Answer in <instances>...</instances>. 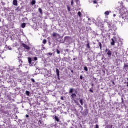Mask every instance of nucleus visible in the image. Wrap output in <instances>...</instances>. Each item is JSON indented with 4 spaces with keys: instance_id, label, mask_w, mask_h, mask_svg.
<instances>
[{
    "instance_id": "48",
    "label": "nucleus",
    "mask_w": 128,
    "mask_h": 128,
    "mask_svg": "<svg viewBox=\"0 0 128 128\" xmlns=\"http://www.w3.org/2000/svg\"><path fill=\"white\" fill-rule=\"evenodd\" d=\"M92 86H94V84H92Z\"/></svg>"
},
{
    "instance_id": "33",
    "label": "nucleus",
    "mask_w": 128,
    "mask_h": 128,
    "mask_svg": "<svg viewBox=\"0 0 128 128\" xmlns=\"http://www.w3.org/2000/svg\"><path fill=\"white\" fill-rule=\"evenodd\" d=\"M96 128H100V126H98V125L96 124Z\"/></svg>"
},
{
    "instance_id": "45",
    "label": "nucleus",
    "mask_w": 128,
    "mask_h": 128,
    "mask_svg": "<svg viewBox=\"0 0 128 128\" xmlns=\"http://www.w3.org/2000/svg\"><path fill=\"white\" fill-rule=\"evenodd\" d=\"M72 73H73V72H74V70H72Z\"/></svg>"
},
{
    "instance_id": "18",
    "label": "nucleus",
    "mask_w": 128,
    "mask_h": 128,
    "mask_svg": "<svg viewBox=\"0 0 128 128\" xmlns=\"http://www.w3.org/2000/svg\"><path fill=\"white\" fill-rule=\"evenodd\" d=\"M40 126H44V122L42 121V120H40Z\"/></svg>"
},
{
    "instance_id": "22",
    "label": "nucleus",
    "mask_w": 128,
    "mask_h": 128,
    "mask_svg": "<svg viewBox=\"0 0 128 128\" xmlns=\"http://www.w3.org/2000/svg\"><path fill=\"white\" fill-rule=\"evenodd\" d=\"M84 70H86V72H88V67H86V66H85L84 68Z\"/></svg>"
},
{
    "instance_id": "16",
    "label": "nucleus",
    "mask_w": 128,
    "mask_h": 128,
    "mask_svg": "<svg viewBox=\"0 0 128 128\" xmlns=\"http://www.w3.org/2000/svg\"><path fill=\"white\" fill-rule=\"evenodd\" d=\"M72 92H74V89L73 88H70L69 94H72Z\"/></svg>"
},
{
    "instance_id": "52",
    "label": "nucleus",
    "mask_w": 128,
    "mask_h": 128,
    "mask_svg": "<svg viewBox=\"0 0 128 128\" xmlns=\"http://www.w3.org/2000/svg\"><path fill=\"white\" fill-rule=\"evenodd\" d=\"M74 60H75V59H74Z\"/></svg>"
},
{
    "instance_id": "34",
    "label": "nucleus",
    "mask_w": 128,
    "mask_h": 128,
    "mask_svg": "<svg viewBox=\"0 0 128 128\" xmlns=\"http://www.w3.org/2000/svg\"><path fill=\"white\" fill-rule=\"evenodd\" d=\"M5 48H9L8 46V45L6 46Z\"/></svg>"
},
{
    "instance_id": "43",
    "label": "nucleus",
    "mask_w": 128,
    "mask_h": 128,
    "mask_svg": "<svg viewBox=\"0 0 128 128\" xmlns=\"http://www.w3.org/2000/svg\"><path fill=\"white\" fill-rule=\"evenodd\" d=\"M19 62H22V60H19Z\"/></svg>"
},
{
    "instance_id": "3",
    "label": "nucleus",
    "mask_w": 128,
    "mask_h": 128,
    "mask_svg": "<svg viewBox=\"0 0 128 128\" xmlns=\"http://www.w3.org/2000/svg\"><path fill=\"white\" fill-rule=\"evenodd\" d=\"M13 4L16 6H18V0H14Z\"/></svg>"
},
{
    "instance_id": "49",
    "label": "nucleus",
    "mask_w": 128,
    "mask_h": 128,
    "mask_svg": "<svg viewBox=\"0 0 128 128\" xmlns=\"http://www.w3.org/2000/svg\"><path fill=\"white\" fill-rule=\"evenodd\" d=\"M111 128H112V126H111Z\"/></svg>"
},
{
    "instance_id": "29",
    "label": "nucleus",
    "mask_w": 128,
    "mask_h": 128,
    "mask_svg": "<svg viewBox=\"0 0 128 128\" xmlns=\"http://www.w3.org/2000/svg\"><path fill=\"white\" fill-rule=\"evenodd\" d=\"M90 92L94 93V90H92V89H90Z\"/></svg>"
},
{
    "instance_id": "25",
    "label": "nucleus",
    "mask_w": 128,
    "mask_h": 128,
    "mask_svg": "<svg viewBox=\"0 0 128 128\" xmlns=\"http://www.w3.org/2000/svg\"><path fill=\"white\" fill-rule=\"evenodd\" d=\"M2 6H6V3H5V2H2Z\"/></svg>"
},
{
    "instance_id": "21",
    "label": "nucleus",
    "mask_w": 128,
    "mask_h": 128,
    "mask_svg": "<svg viewBox=\"0 0 128 128\" xmlns=\"http://www.w3.org/2000/svg\"><path fill=\"white\" fill-rule=\"evenodd\" d=\"M56 35H57L56 33H54V34H52V36H53L54 38H56Z\"/></svg>"
},
{
    "instance_id": "31",
    "label": "nucleus",
    "mask_w": 128,
    "mask_h": 128,
    "mask_svg": "<svg viewBox=\"0 0 128 128\" xmlns=\"http://www.w3.org/2000/svg\"><path fill=\"white\" fill-rule=\"evenodd\" d=\"M60 100H64V97H62V96L61 98H60Z\"/></svg>"
},
{
    "instance_id": "46",
    "label": "nucleus",
    "mask_w": 128,
    "mask_h": 128,
    "mask_svg": "<svg viewBox=\"0 0 128 128\" xmlns=\"http://www.w3.org/2000/svg\"><path fill=\"white\" fill-rule=\"evenodd\" d=\"M124 101H122V104H124Z\"/></svg>"
},
{
    "instance_id": "12",
    "label": "nucleus",
    "mask_w": 128,
    "mask_h": 128,
    "mask_svg": "<svg viewBox=\"0 0 128 128\" xmlns=\"http://www.w3.org/2000/svg\"><path fill=\"white\" fill-rule=\"evenodd\" d=\"M36 0H33L32 2V6H34V4H36Z\"/></svg>"
},
{
    "instance_id": "44",
    "label": "nucleus",
    "mask_w": 128,
    "mask_h": 128,
    "mask_svg": "<svg viewBox=\"0 0 128 128\" xmlns=\"http://www.w3.org/2000/svg\"><path fill=\"white\" fill-rule=\"evenodd\" d=\"M0 22H2V20L0 19Z\"/></svg>"
},
{
    "instance_id": "35",
    "label": "nucleus",
    "mask_w": 128,
    "mask_h": 128,
    "mask_svg": "<svg viewBox=\"0 0 128 128\" xmlns=\"http://www.w3.org/2000/svg\"><path fill=\"white\" fill-rule=\"evenodd\" d=\"M80 80H82L84 78L82 77V76H80Z\"/></svg>"
},
{
    "instance_id": "41",
    "label": "nucleus",
    "mask_w": 128,
    "mask_h": 128,
    "mask_svg": "<svg viewBox=\"0 0 128 128\" xmlns=\"http://www.w3.org/2000/svg\"><path fill=\"white\" fill-rule=\"evenodd\" d=\"M114 16L115 18V16H116V14H114Z\"/></svg>"
},
{
    "instance_id": "30",
    "label": "nucleus",
    "mask_w": 128,
    "mask_h": 128,
    "mask_svg": "<svg viewBox=\"0 0 128 128\" xmlns=\"http://www.w3.org/2000/svg\"><path fill=\"white\" fill-rule=\"evenodd\" d=\"M48 56H52V53H48Z\"/></svg>"
},
{
    "instance_id": "54",
    "label": "nucleus",
    "mask_w": 128,
    "mask_h": 128,
    "mask_svg": "<svg viewBox=\"0 0 128 128\" xmlns=\"http://www.w3.org/2000/svg\"><path fill=\"white\" fill-rule=\"evenodd\" d=\"M0 78H1V77H0Z\"/></svg>"
},
{
    "instance_id": "10",
    "label": "nucleus",
    "mask_w": 128,
    "mask_h": 128,
    "mask_svg": "<svg viewBox=\"0 0 128 128\" xmlns=\"http://www.w3.org/2000/svg\"><path fill=\"white\" fill-rule=\"evenodd\" d=\"M38 12L40 14H42V8H38Z\"/></svg>"
},
{
    "instance_id": "50",
    "label": "nucleus",
    "mask_w": 128,
    "mask_h": 128,
    "mask_svg": "<svg viewBox=\"0 0 128 128\" xmlns=\"http://www.w3.org/2000/svg\"><path fill=\"white\" fill-rule=\"evenodd\" d=\"M127 84H128V82H127Z\"/></svg>"
},
{
    "instance_id": "27",
    "label": "nucleus",
    "mask_w": 128,
    "mask_h": 128,
    "mask_svg": "<svg viewBox=\"0 0 128 128\" xmlns=\"http://www.w3.org/2000/svg\"><path fill=\"white\" fill-rule=\"evenodd\" d=\"M31 80H32V82H36V80H35L34 79V78L31 79Z\"/></svg>"
},
{
    "instance_id": "32",
    "label": "nucleus",
    "mask_w": 128,
    "mask_h": 128,
    "mask_svg": "<svg viewBox=\"0 0 128 128\" xmlns=\"http://www.w3.org/2000/svg\"><path fill=\"white\" fill-rule=\"evenodd\" d=\"M85 112H86V116L88 115V110H85Z\"/></svg>"
},
{
    "instance_id": "39",
    "label": "nucleus",
    "mask_w": 128,
    "mask_h": 128,
    "mask_svg": "<svg viewBox=\"0 0 128 128\" xmlns=\"http://www.w3.org/2000/svg\"><path fill=\"white\" fill-rule=\"evenodd\" d=\"M124 68H128V65L125 64L124 65Z\"/></svg>"
},
{
    "instance_id": "17",
    "label": "nucleus",
    "mask_w": 128,
    "mask_h": 128,
    "mask_svg": "<svg viewBox=\"0 0 128 128\" xmlns=\"http://www.w3.org/2000/svg\"><path fill=\"white\" fill-rule=\"evenodd\" d=\"M30 92L26 91V96H30Z\"/></svg>"
},
{
    "instance_id": "42",
    "label": "nucleus",
    "mask_w": 128,
    "mask_h": 128,
    "mask_svg": "<svg viewBox=\"0 0 128 128\" xmlns=\"http://www.w3.org/2000/svg\"><path fill=\"white\" fill-rule=\"evenodd\" d=\"M122 102H124V98H122Z\"/></svg>"
},
{
    "instance_id": "14",
    "label": "nucleus",
    "mask_w": 128,
    "mask_h": 128,
    "mask_svg": "<svg viewBox=\"0 0 128 128\" xmlns=\"http://www.w3.org/2000/svg\"><path fill=\"white\" fill-rule=\"evenodd\" d=\"M78 16L79 18H82V12H78Z\"/></svg>"
},
{
    "instance_id": "20",
    "label": "nucleus",
    "mask_w": 128,
    "mask_h": 128,
    "mask_svg": "<svg viewBox=\"0 0 128 128\" xmlns=\"http://www.w3.org/2000/svg\"><path fill=\"white\" fill-rule=\"evenodd\" d=\"M46 42H48L46 41V40L44 39L43 41L44 44H46Z\"/></svg>"
},
{
    "instance_id": "9",
    "label": "nucleus",
    "mask_w": 128,
    "mask_h": 128,
    "mask_svg": "<svg viewBox=\"0 0 128 128\" xmlns=\"http://www.w3.org/2000/svg\"><path fill=\"white\" fill-rule=\"evenodd\" d=\"M28 63L30 64H31L32 62V58H28Z\"/></svg>"
},
{
    "instance_id": "19",
    "label": "nucleus",
    "mask_w": 128,
    "mask_h": 128,
    "mask_svg": "<svg viewBox=\"0 0 128 128\" xmlns=\"http://www.w3.org/2000/svg\"><path fill=\"white\" fill-rule=\"evenodd\" d=\"M99 46H100V50H102V44L101 42H99Z\"/></svg>"
},
{
    "instance_id": "26",
    "label": "nucleus",
    "mask_w": 128,
    "mask_h": 128,
    "mask_svg": "<svg viewBox=\"0 0 128 128\" xmlns=\"http://www.w3.org/2000/svg\"><path fill=\"white\" fill-rule=\"evenodd\" d=\"M93 2H94V4H98V2L96 1V0L94 1Z\"/></svg>"
},
{
    "instance_id": "53",
    "label": "nucleus",
    "mask_w": 128,
    "mask_h": 128,
    "mask_svg": "<svg viewBox=\"0 0 128 128\" xmlns=\"http://www.w3.org/2000/svg\"><path fill=\"white\" fill-rule=\"evenodd\" d=\"M80 108H82V106H80Z\"/></svg>"
},
{
    "instance_id": "2",
    "label": "nucleus",
    "mask_w": 128,
    "mask_h": 128,
    "mask_svg": "<svg viewBox=\"0 0 128 128\" xmlns=\"http://www.w3.org/2000/svg\"><path fill=\"white\" fill-rule=\"evenodd\" d=\"M56 72L58 76V80H60V70L58 68H56Z\"/></svg>"
},
{
    "instance_id": "5",
    "label": "nucleus",
    "mask_w": 128,
    "mask_h": 128,
    "mask_svg": "<svg viewBox=\"0 0 128 128\" xmlns=\"http://www.w3.org/2000/svg\"><path fill=\"white\" fill-rule=\"evenodd\" d=\"M112 42H111V46H114L116 42H114V38L112 39Z\"/></svg>"
},
{
    "instance_id": "51",
    "label": "nucleus",
    "mask_w": 128,
    "mask_h": 128,
    "mask_svg": "<svg viewBox=\"0 0 128 128\" xmlns=\"http://www.w3.org/2000/svg\"><path fill=\"white\" fill-rule=\"evenodd\" d=\"M127 80L128 81V78H127Z\"/></svg>"
},
{
    "instance_id": "1",
    "label": "nucleus",
    "mask_w": 128,
    "mask_h": 128,
    "mask_svg": "<svg viewBox=\"0 0 128 128\" xmlns=\"http://www.w3.org/2000/svg\"><path fill=\"white\" fill-rule=\"evenodd\" d=\"M22 46L26 50H30V48L24 44H22Z\"/></svg>"
},
{
    "instance_id": "23",
    "label": "nucleus",
    "mask_w": 128,
    "mask_h": 128,
    "mask_svg": "<svg viewBox=\"0 0 128 128\" xmlns=\"http://www.w3.org/2000/svg\"><path fill=\"white\" fill-rule=\"evenodd\" d=\"M56 52L58 54H60V52L58 50V49H56Z\"/></svg>"
},
{
    "instance_id": "24",
    "label": "nucleus",
    "mask_w": 128,
    "mask_h": 128,
    "mask_svg": "<svg viewBox=\"0 0 128 128\" xmlns=\"http://www.w3.org/2000/svg\"><path fill=\"white\" fill-rule=\"evenodd\" d=\"M71 8L69 6H68V12H70Z\"/></svg>"
},
{
    "instance_id": "8",
    "label": "nucleus",
    "mask_w": 128,
    "mask_h": 128,
    "mask_svg": "<svg viewBox=\"0 0 128 128\" xmlns=\"http://www.w3.org/2000/svg\"><path fill=\"white\" fill-rule=\"evenodd\" d=\"M72 100H73V98H76V94H72Z\"/></svg>"
},
{
    "instance_id": "47",
    "label": "nucleus",
    "mask_w": 128,
    "mask_h": 128,
    "mask_svg": "<svg viewBox=\"0 0 128 128\" xmlns=\"http://www.w3.org/2000/svg\"><path fill=\"white\" fill-rule=\"evenodd\" d=\"M113 84H114V82H113Z\"/></svg>"
},
{
    "instance_id": "36",
    "label": "nucleus",
    "mask_w": 128,
    "mask_h": 128,
    "mask_svg": "<svg viewBox=\"0 0 128 128\" xmlns=\"http://www.w3.org/2000/svg\"><path fill=\"white\" fill-rule=\"evenodd\" d=\"M72 6H74V0L72 1Z\"/></svg>"
},
{
    "instance_id": "28",
    "label": "nucleus",
    "mask_w": 128,
    "mask_h": 128,
    "mask_svg": "<svg viewBox=\"0 0 128 128\" xmlns=\"http://www.w3.org/2000/svg\"><path fill=\"white\" fill-rule=\"evenodd\" d=\"M34 60H35V62H36V60H38V58L36 57L34 58Z\"/></svg>"
},
{
    "instance_id": "6",
    "label": "nucleus",
    "mask_w": 128,
    "mask_h": 128,
    "mask_svg": "<svg viewBox=\"0 0 128 128\" xmlns=\"http://www.w3.org/2000/svg\"><path fill=\"white\" fill-rule=\"evenodd\" d=\"M26 23H23L22 24V28H26Z\"/></svg>"
},
{
    "instance_id": "7",
    "label": "nucleus",
    "mask_w": 128,
    "mask_h": 128,
    "mask_svg": "<svg viewBox=\"0 0 128 128\" xmlns=\"http://www.w3.org/2000/svg\"><path fill=\"white\" fill-rule=\"evenodd\" d=\"M86 48H88L89 50L90 48V42H88L87 45L86 46Z\"/></svg>"
},
{
    "instance_id": "13",
    "label": "nucleus",
    "mask_w": 128,
    "mask_h": 128,
    "mask_svg": "<svg viewBox=\"0 0 128 128\" xmlns=\"http://www.w3.org/2000/svg\"><path fill=\"white\" fill-rule=\"evenodd\" d=\"M80 102L82 106H84V100H80Z\"/></svg>"
},
{
    "instance_id": "37",
    "label": "nucleus",
    "mask_w": 128,
    "mask_h": 128,
    "mask_svg": "<svg viewBox=\"0 0 128 128\" xmlns=\"http://www.w3.org/2000/svg\"><path fill=\"white\" fill-rule=\"evenodd\" d=\"M26 118H30V116H28V114H26Z\"/></svg>"
},
{
    "instance_id": "15",
    "label": "nucleus",
    "mask_w": 128,
    "mask_h": 128,
    "mask_svg": "<svg viewBox=\"0 0 128 128\" xmlns=\"http://www.w3.org/2000/svg\"><path fill=\"white\" fill-rule=\"evenodd\" d=\"M106 16H110V12L108 11H106V12H105Z\"/></svg>"
},
{
    "instance_id": "11",
    "label": "nucleus",
    "mask_w": 128,
    "mask_h": 128,
    "mask_svg": "<svg viewBox=\"0 0 128 128\" xmlns=\"http://www.w3.org/2000/svg\"><path fill=\"white\" fill-rule=\"evenodd\" d=\"M55 120H56V122H60V119L58 118V117L56 116Z\"/></svg>"
},
{
    "instance_id": "40",
    "label": "nucleus",
    "mask_w": 128,
    "mask_h": 128,
    "mask_svg": "<svg viewBox=\"0 0 128 128\" xmlns=\"http://www.w3.org/2000/svg\"><path fill=\"white\" fill-rule=\"evenodd\" d=\"M108 52V50L106 49V52Z\"/></svg>"
},
{
    "instance_id": "38",
    "label": "nucleus",
    "mask_w": 128,
    "mask_h": 128,
    "mask_svg": "<svg viewBox=\"0 0 128 128\" xmlns=\"http://www.w3.org/2000/svg\"><path fill=\"white\" fill-rule=\"evenodd\" d=\"M112 26V24H108V27L110 28Z\"/></svg>"
},
{
    "instance_id": "4",
    "label": "nucleus",
    "mask_w": 128,
    "mask_h": 128,
    "mask_svg": "<svg viewBox=\"0 0 128 128\" xmlns=\"http://www.w3.org/2000/svg\"><path fill=\"white\" fill-rule=\"evenodd\" d=\"M107 54L108 56H112V51H110V50H109Z\"/></svg>"
}]
</instances>
